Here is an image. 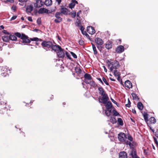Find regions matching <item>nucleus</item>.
<instances>
[{
    "instance_id": "nucleus-5",
    "label": "nucleus",
    "mask_w": 158,
    "mask_h": 158,
    "mask_svg": "<svg viewBox=\"0 0 158 158\" xmlns=\"http://www.w3.org/2000/svg\"><path fill=\"white\" fill-rule=\"evenodd\" d=\"M28 37L24 34H22L21 39L23 40V43H30V40L28 39Z\"/></svg>"
},
{
    "instance_id": "nucleus-21",
    "label": "nucleus",
    "mask_w": 158,
    "mask_h": 158,
    "mask_svg": "<svg viewBox=\"0 0 158 158\" xmlns=\"http://www.w3.org/2000/svg\"><path fill=\"white\" fill-rule=\"evenodd\" d=\"M105 104H106L105 106L106 109L109 110L112 107V103L110 101H107Z\"/></svg>"
},
{
    "instance_id": "nucleus-53",
    "label": "nucleus",
    "mask_w": 158,
    "mask_h": 158,
    "mask_svg": "<svg viewBox=\"0 0 158 158\" xmlns=\"http://www.w3.org/2000/svg\"><path fill=\"white\" fill-rule=\"evenodd\" d=\"M70 14H71L73 18H74L76 16V13L75 11H74L72 13H71V14L70 13Z\"/></svg>"
},
{
    "instance_id": "nucleus-60",
    "label": "nucleus",
    "mask_w": 158,
    "mask_h": 158,
    "mask_svg": "<svg viewBox=\"0 0 158 158\" xmlns=\"http://www.w3.org/2000/svg\"><path fill=\"white\" fill-rule=\"evenodd\" d=\"M17 17V16H15V15L13 16L10 19V20H14V19H15Z\"/></svg>"
},
{
    "instance_id": "nucleus-63",
    "label": "nucleus",
    "mask_w": 158,
    "mask_h": 158,
    "mask_svg": "<svg viewBox=\"0 0 158 158\" xmlns=\"http://www.w3.org/2000/svg\"><path fill=\"white\" fill-rule=\"evenodd\" d=\"M28 20L31 22H32L33 21L32 18L31 17H28Z\"/></svg>"
},
{
    "instance_id": "nucleus-51",
    "label": "nucleus",
    "mask_w": 158,
    "mask_h": 158,
    "mask_svg": "<svg viewBox=\"0 0 158 158\" xmlns=\"http://www.w3.org/2000/svg\"><path fill=\"white\" fill-rule=\"evenodd\" d=\"M101 45H97V47L98 49L101 52L102 49V47L101 46Z\"/></svg>"
},
{
    "instance_id": "nucleus-25",
    "label": "nucleus",
    "mask_w": 158,
    "mask_h": 158,
    "mask_svg": "<svg viewBox=\"0 0 158 158\" xmlns=\"http://www.w3.org/2000/svg\"><path fill=\"white\" fill-rule=\"evenodd\" d=\"M137 107L140 110H142L143 108V106L141 102H139L137 103Z\"/></svg>"
},
{
    "instance_id": "nucleus-30",
    "label": "nucleus",
    "mask_w": 158,
    "mask_h": 158,
    "mask_svg": "<svg viewBox=\"0 0 158 158\" xmlns=\"http://www.w3.org/2000/svg\"><path fill=\"white\" fill-rule=\"evenodd\" d=\"M110 121L113 124L117 122V120L115 118L112 117H110Z\"/></svg>"
},
{
    "instance_id": "nucleus-55",
    "label": "nucleus",
    "mask_w": 158,
    "mask_h": 158,
    "mask_svg": "<svg viewBox=\"0 0 158 158\" xmlns=\"http://www.w3.org/2000/svg\"><path fill=\"white\" fill-rule=\"evenodd\" d=\"M11 9L15 11L16 10V7L15 6L13 5L11 7Z\"/></svg>"
},
{
    "instance_id": "nucleus-1",
    "label": "nucleus",
    "mask_w": 158,
    "mask_h": 158,
    "mask_svg": "<svg viewBox=\"0 0 158 158\" xmlns=\"http://www.w3.org/2000/svg\"><path fill=\"white\" fill-rule=\"evenodd\" d=\"M98 90L99 94L102 97V98H99V102L100 103H102L103 104H106L108 99V95L104 89L101 86L98 87Z\"/></svg>"
},
{
    "instance_id": "nucleus-64",
    "label": "nucleus",
    "mask_w": 158,
    "mask_h": 158,
    "mask_svg": "<svg viewBox=\"0 0 158 158\" xmlns=\"http://www.w3.org/2000/svg\"><path fill=\"white\" fill-rule=\"evenodd\" d=\"M84 28L83 27V26H81L80 30L82 32L84 31Z\"/></svg>"
},
{
    "instance_id": "nucleus-9",
    "label": "nucleus",
    "mask_w": 158,
    "mask_h": 158,
    "mask_svg": "<svg viewBox=\"0 0 158 158\" xmlns=\"http://www.w3.org/2000/svg\"><path fill=\"white\" fill-rule=\"evenodd\" d=\"M87 31L89 34H93L95 33V30L92 27L89 26L87 27Z\"/></svg>"
},
{
    "instance_id": "nucleus-37",
    "label": "nucleus",
    "mask_w": 158,
    "mask_h": 158,
    "mask_svg": "<svg viewBox=\"0 0 158 158\" xmlns=\"http://www.w3.org/2000/svg\"><path fill=\"white\" fill-rule=\"evenodd\" d=\"M30 40L32 41H35L36 42L38 41L39 40H40V41H42L41 39L39 40L38 38L37 37L31 38Z\"/></svg>"
},
{
    "instance_id": "nucleus-33",
    "label": "nucleus",
    "mask_w": 158,
    "mask_h": 158,
    "mask_svg": "<svg viewBox=\"0 0 158 158\" xmlns=\"http://www.w3.org/2000/svg\"><path fill=\"white\" fill-rule=\"evenodd\" d=\"M62 20L61 17H58L54 20V22L56 23H59L62 21Z\"/></svg>"
},
{
    "instance_id": "nucleus-32",
    "label": "nucleus",
    "mask_w": 158,
    "mask_h": 158,
    "mask_svg": "<svg viewBox=\"0 0 158 158\" xmlns=\"http://www.w3.org/2000/svg\"><path fill=\"white\" fill-rule=\"evenodd\" d=\"M117 122H118V124L120 125L121 126L123 125V121L121 118H118Z\"/></svg>"
},
{
    "instance_id": "nucleus-47",
    "label": "nucleus",
    "mask_w": 158,
    "mask_h": 158,
    "mask_svg": "<svg viewBox=\"0 0 158 158\" xmlns=\"http://www.w3.org/2000/svg\"><path fill=\"white\" fill-rule=\"evenodd\" d=\"M82 33L83 35H85L87 38H89V35L88 34L86 31H84L82 32Z\"/></svg>"
},
{
    "instance_id": "nucleus-34",
    "label": "nucleus",
    "mask_w": 158,
    "mask_h": 158,
    "mask_svg": "<svg viewBox=\"0 0 158 158\" xmlns=\"http://www.w3.org/2000/svg\"><path fill=\"white\" fill-rule=\"evenodd\" d=\"M93 50L94 51V54L96 55L97 54V52L96 50V47L94 45L92 44Z\"/></svg>"
},
{
    "instance_id": "nucleus-40",
    "label": "nucleus",
    "mask_w": 158,
    "mask_h": 158,
    "mask_svg": "<svg viewBox=\"0 0 158 158\" xmlns=\"http://www.w3.org/2000/svg\"><path fill=\"white\" fill-rule=\"evenodd\" d=\"M114 75L116 77L119 76L120 75L119 73L116 70L114 71Z\"/></svg>"
},
{
    "instance_id": "nucleus-20",
    "label": "nucleus",
    "mask_w": 158,
    "mask_h": 158,
    "mask_svg": "<svg viewBox=\"0 0 158 158\" xmlns=\"http://www.w3.org/2000/svg\"><path fill=\"white\" fill-rule=\"evenodd\" d=\"M33 9V7L32 6L29 5L28 6L26 9V12L27 13H31L32 10Z\"/></svg>"
},
{
    "instance_id": "nucleus-28",
    "label": "nucleus",
    "mask_w": 158,
    "mask_h": 158,
    "mask_svg": "<svg viewBox=\"0 0 158 158\" xmlns=\"http://www.w3.org/2000/svg\"><path fill=\"white\" fill-rule=\"evenodd\" d=\"M10 40L13 41H16L17 40V38L15 35H9Z\"/></svg>"
},
{
    "instance_id": "nucleus-7",
    "label": "nucleus",
    "mask_w": 158,
    "mask_h": 158,
    "mask_svg": "<svg viewBox=\"0 0 158 158\" xmlns=\"http://www.w3.org/2000/svg\"><path fill=\"white\" fill-rule=\"evenodd\" d=\"M127 143L129 145L130 148L132 149H135L134 148L137 145L136 143L134 141L129 142L127 141Z\"/></svg>"
},
{
    "instance_id": "nucleus-57",
    "label": "nucleus",
    "mask_w": 158,
    "mask_h": 158,
    "mask_svg": "<svg viewBox=\"0 0 158 158\" xmlns=\"http://www.w3.org/2000/svg\"><path fill=\"white\" fill-rule=\"evenodd\" d=\"M36 22H37V23L39 25H40V24H41V20H40V19H38L36 20Z\"/></svg>"
},
{
    "instance_id": "nucleus-44",
    "label": "nucleus",
    "mask_w": 158,
    "mask_h": 158,
    "mask_svg": "<svg viewBox=\"0 0 158 158\" xmlns=\"http://www.w3.org/2000/svg\"><path fill=\"white\" fill-rule=\"evenodd\" d=\"M102 80L105 83V84L106 85H109V84L107 82L106 79H105V78L104 77H102Z\"/></svg>"
},
{
    "instance_id": "nucleus-45",
    "label": "nucleus",
    "mask_w": 158,
    "mask_h": 158,
    "mask_svg": "<svg viewBox=\"0 0 158 158\" xmlns=\"http://www.w3.org/2000/svg\"><path fill=\"white\" fill-rule=\"evenodd\" d=\"M15 36H17L18 37L20 38L21 39L22 36V34L21 35L20 33L16 32L15 33Z\"/></svg>"
},
{
    "instance_id": "nucleus-50",
    "label": "nucleus",
    "mask_w": 158,
    "mask_h": 158,
    "mask_svg": "<svg viewBox=\"0 0 158 158\" xmlns=\"http://www.w3.org/2000/svg\"><path fill=\"white\" fill-rule=\"evenodd\" d=\"M79 43L81 45H83L84 44V42L82 40H80L79 41Z\"/></svg>"
},
{
    "instance_id": "nucleus-3",
    "label": "nucleus",
    "mask_w": 158,
    "mask_h": 158,
    "mask_svg": "<svg viewBox=\"0 0 158 158\" xmlns=\"http://www.w3.org/2000/svg\"><path fill=\"white\" fill-rule=\"evenodd\" d=\"M52 43L50 41H44L41 43V45L43 48L46 51L51 50V48L52 46Z\"/></svg>"
},
{
    "instance_id": "nucleus-18",
    "label": "nucleus",
    "mask_w": 158,
    "mask_h": 158,
    "mask_svg": "<svg viewBox=\"0 0 158 158\" xmlns=\"http://www.w3.org/2000/svg\"><path fill=\"white\" fill-rule=\"evenodd\" d=\"M77 2L75 0H73L71 3L69 5V8L72 9L74 7L75 3H77Z\"/></svg>"
},
{
    "instance_id": "nucleus-31",
    "label": "nucleus",
    "mask_w": 158,
    "mask_h": 158,
    "mask_svg": "<svg viewBox=\"0 0 158 158\" xmlns=\"http://www.w3.org/2000/svg\"><path fill=\"white\" fill-rule=\"evenodd\" d=\"M131 95L134 99L137 100H139V98L135 93H133L131 94Z\"/></svg>"
},
{
    "instance_id": "nucleus-52",
    "label": "nucleus",
    "mask_w": 158,
    "mask_h": 158,
    "mask_svg": "<svg viewBox=\"0 0 158 158\" xmlns=\"http://www.w3.org/2000/svg\"><path fill=\"white\" fill-rule=\"evenodd\" d=\"M127 139L130 141V142L133 141V138L130 135L128 136Z\"/></svg>"
},
{
    "instance_id": "nucleus-29",
    "label": "nucleus",
    "mask_w": 158,
    "mask_h": 158,
    "mask_svg": "<svg viewBox=\"0 0 158 158\" xmlns=\"http://www.w3.org/2000/svg\"><path fill=\"white\" fill-rule=\"evenodd\" d=\"M106 48L108 49H109L112 48V44L111 42H109L106 44Z\"/></svg>"
},
{
    "instance_id": "nucleus-14",
    "label": "nucleus",
    "mask_w": 158,
    "mask_h": 158,
    "mask_svg": "<svg viewBox=\"0 0 158 158\" xmlns=\"http://www.w3.org/2000/svg\"><path fill=\"white\" fill-rule=\"evenodd\" d=\"M124 85L125 87L128 89L131 88L132 87L131 83L129 80H127L125 81Z\"/></svg>"
},
{
    "instance_id": "nucleus-62",
    "label": "nucleus",
    "mask_w": 158,
    "mask_h": 158,
    "mask_svg": "<svg viewBox=\"0 0 158 158\" xmlns=\"http://www.w3.org/2000/svg\"><path fill=\"white\" fill-rule=\"evenodd\" d=\"M111 101L114 104H115L117 105L118 104V103L116 102L115 100H114V99H111Z\"/></svg>"
},
{
    "instance_id": "nucleus-39",
    "label": "nucleus",
    "mask_w": 158,
    "mask_h": 158,
    "mask_svg": "<svg viewBox=\"0 0 158 158\" xmlns=\"http://www.w3.org/2000/svg\"><path fill=\"white\" fill-rule=\"evenodd\" d=\"M7 109H6V107H5L4 109H2L0 110V113L2 114H3L4 112L7 111Z\"/></svg>"
},
{
    "instance_id": "nucleus-15",
    "label": "nucleus",
    "mask_w": 158,
    "mask_h": 158,
    "mask_svg": "<svg viewBox=\"0 0 158 158\" xmlns=\"http://www.w3.org/2000/svg\"><path fill=\"white\" fill-rule=\"evenodd\" d=\"M95 41L97 45H102L103 43V41L100 38H97L95 39Z\"/></svg>"
},
{
    "instance_id": "nucleus-46",
    "label": "nucleus",
    "mask_w": 158,
    "mask_h": 158,
    "mask_svg": "<svg viewBox=\"0 0 158 158\" xmlns=\"http://www.w3.org/2000/svg\"><path fill=\"white\" fill-rule=\"evenodd\" d=\"M56 9V8L55 7V9L53 10H48L47 12V14H50L52 12H54L55 11V10Z\"/></svg>"
},
{
    "instance_id": "nucleus-10",
    "label": "nucleus",
    "mask_w": 158,
    "mask_h": 158,
    "mask_svg": "<svg viewBox=\"0 0 158 158\" xmlns=\"http://www.w3.org/2000/svg\"><path fill=\"white\" fill-rule=\"evenodd\" d=\"M60 11L61 14L64 15H66L68 14H70V13H69V11L66 8H62L60 9Z\"/></svg>"
},
{
    "instance_id": "nucleus-49",
    "label": "nucleus",
    "mask_w": 158,
    "mask_h": 158,
    "mask_svg": "<svg viewBox=\"0 0 158 158\" xmlns=\"http://www.w3.org/2000/svg\"><path fill=\"white\" fill-rule=\"evenodd\" d=\"M71 55H72V56L75 58H77V55L75 54L74 53V52H70Z\"/></svg>"
},
{
    "instance_id": "nucleus-4",
    "label": "nucleus",
    "mask_w": 158,
    "mask_h": 158,
    "mask_svg": "<svg viewBox=\"0 0 158 158\" xmlns=\"http://www.w3.org/2000/svg\"><path fill=\"white\" fill-rule=\"evenodd\" d=\"M126 135L123 133H120L118 134V138L119 140L121 142H124L126 139Z\"/></svg>"
},
{
    "instance_id": "nucleus-6",
    "label": "nucleus",
    "mask_w": 158,
    "mask_h": 158,
    "mask_svg": "<svg viewBox=\"0 0 158 158\" xmlns=\"http://www.w3.org/2000/svg\"><path fill=\"white\" fill-rule=\"evenodd\" d=\"M36 2L34 3V6L36 8H40L43 5L44 2L42 0H35Z\"/></svg>"
},
{
    "instance_id": "nucleus-11",
    "label": "nucleus",
    "mask_w": 158,
    "mask_h": 158,
    "mask_svg": "<svg viewBox=\"0 0 158 158\" xmlns=\"http://www.w3.org/2000/svg\"><path fill=\"white\" fill-rule=\"evenodd\" d=\"M61 48V47L58 45H54L52 44L51 48V51L53 50L57 52L58 51V50H60Z\"/></svg>"
},
{
    "instance_id": "nucleus-41",
    "label": "nucleus",
    "mask_w": 158,
    "mask_h": 158,
    "mask_svg": "<svg viewBox=\"0 0 158 158\" xmlns=\"http://www.w3.org/2000/svg\"><path fill=\"white\" fill-rule=\"evenodd\" d=\"M113 115L115 116H120L119 113L116 110H113Z\"/></svg>"
},
{
    "instance_id": "nucleus-17",
    "label": "nucleus",
    "mask_w": 158,
    "mask_h": 158,
    "mask_svg": "<svg viewBox=\"0 0 158 158\" xmlns=\"http://www.w3.org/2000/svg\"><path fill=\"white\" fill-rule=\"evenodd\" d=\"M119 158H127V155L126 152H120L119 154Z\"/></svg>"
},
{
    "instance_id": "nucleus-38",
    "label": "nucleus",
    "mask_w": 158,
    "mask_h": 158,
    "mask_svg": "<svg viewBox=\"0 0 158 158\" xmlns=\"http://www.w3.org/2000/svg\"><path fill=\"white\" fill-rule=\"evenodd\" d=\"M8 72H6L5 71L2 72L1 75L3 77H6L8 76Z\"/></svg>"
},
{
    "instance_id": "nucleus-22",
    "label": "nucleus",
    "mask_w": 158,
    "mask_h": 158,
    "mask_svg": "<svg viewBox=\"0 0 158 158\" xmlns=\"http://www.w3.org/2000/svg\"><path fill=\"white\" fill-rule=\"evenodd\" d=\"M156 122V119L154 117H152L149 119V122L148 124H155Z\"/></svg>"
},
{
    "instance_id": "nucleus-42",
    "label": "nucleus",
    "mask_w": 158,
    "mask_h": 158,
    "mask_svg": "<svg viewBox=\"0 0 158 158\" xmlns=\"http://www.w3.org/2000/svg\"><path fill=\"white\" fill-rule=\"evenodd\" d=\"M145 121L147 122L148 121V114H143V115Z\"/></svg>"
},
{
    "instance_id": "nucleus-16",
    "label": "nucleus",
    "mask_w": 158,
    "mask_h": 158,
    "mask_svg": "<svg viewBox=\"0 0 158 158\" xmlns=\"http://www.w3.org/2000/svg\"><path fill=\"white\" fill-rule=\"evenodd\" d=\"M10 69L8 67H7V66H3L2 67L1 69V72H3L4 71L6 72H9L10 73Z\"/></svg>"
},
{
    "instance_id": "nucleus-12",
    "label": "nucleus",
    "mask_w": 158,
    "mask_h": 158,
    "mask_svg": "<svg viewBox=\"0 0 158 158\" xmlns=\"http://www.w3.org/2000/svg\"><path fill=\"white\" fill-rule=\"evenodd\" d=\"M124 47L122 45L118 46L116 49V52L118 53H120L124 51Z\"/></svg>"
},
{
    "instance_id": "nucleus-8",
    "label": "nucleus",
    "mask_w": 158,
    "mask_h": 158,
    "mask_svg": "<svg viewBox=\"0 0 158 158\" xmlns=\"http://www.w3.org/2000/svg\"><path fill=\"white\" fill-rule=\"evenodd\" d=\"M57 55L59 57L63 58L64 56V50L61 48L57 51Z\"/></svg>"
},
{
    "instance_id": "nucleus-56",
    "label": "nucleus",
    "mask_w": 158,
    "mask_h": 158,
    "mask_svg": "<svg viewBox=\"0 0 158 158\" xmlns=\"http://www.w3.org/2000/svg\"><path fill=\"white\" fill-rule=\"evenodd\" d=\"M90 80H88V79H84V81L86 84H89Z\"/></svg>"
},
{
    "instance_id": "nucleus-27",
    "label": "nucleus",
    "mask_w": 158,
    "mask_h": 158,
    "mask_svg": "<svg viewBox=\"0 0 158 158\" xmlns=\"http://www.w3.org/2000/svg\"><path fill=\"white\" fill-rule=\"evenodd\" d=\"M85 79H88L90 80L92 79V77L88 73H85L84 75Z\"/></svg>"
},
{
    "instance_id": "nucleus-13",
    "label": "nucleus",
    "mask_w": 158,
    "mask_h": 158,
    "mask_svg": "<svg viewBox=\"0 0 158 158\" xmlns=\"http://www.w3.org/2000/svg\"><path fill=\"white\" fill-rule=\"evenodd\" d=\"M130 155H131L132 158H139L137 156L136 151L135 149H132Z\"/></svg>"
},
{
    "instance_id": "nucleus-23",
    "label": "nucleus",
    "mask_w": 158,
    "mask_h": 158,
    "mask_svg": "<svg viewBox=\"0 0 158 158\" xmlns=\"http://www.w3.org/2000/svg\"><path fill=\"white\" fill-rule=\"evenodd\" d=\"M9 36L4 35L2 36V40L5 42H8L10 40Z\"/></svg>"
},
{
    "instance_id": "nucleus-43",
    "label": "nucleus",
    "mask_w": 158,
    "mask_h": 158,
    "mask_svg": "<svg viewBox=\"0 0 158 158\" xmlns=\"http://www.w3.org/2000/svg\"><path fill=\"white\" fill-rule=\"evenodd\" d=\"M61 14L60 12H57L56 13L55 16L56 18L58 17H60V15Z\"/></svg>"
},
{
    "instance_id": "nucleus-61",
    "label": "nucleus",
    "mask_w": 158,
    "mask_h": 158,
    "mask_svg": "<svg viewBox=\"0 0 158 158\" xmlns=\"http://www.w3.org/2000/svg\"><path fill=\"white\" fill-rule=\"evenodd\" d=\"M97 79L102 85H103V81L100 78H98Z\"/></svg>"
},
{
    "instance_id": "nucleus-35",
    "label": "nucleus",
    "mask_w": 158,
    "mask_h": 158,
    "mask_svg": "<svg viewBox=\"0 0 158 158\" xmlns=\"http://www.w3.org/2000/svg\"><path fill=\"white\" fill-rule=\"evenodd\" d=\"M111 113V110L106 109V110H105L106 114V116H109L110 115Z\"/></svg>"
},
{
    "instance_id": "nucleus-24",
    "label": "nucleus",
    "mask_w": 158,
    "mask_h": 158,
    "mask_svg": "<svg viewBox=\"0 0 158 158\" xmlns=\"http://www.w3.org/2000/svg\"><path fill=\"white\" fill-rule=\"evenodd\" d=\"M52 4V0H46L44 2V4L47 6H49Z\"/></svg>"
},
{
    "instance_id": "nucleus-26",
    "label": "nucleus",
    "mask_w": 158,
    "mask_h": 158,
    "mask_svg": "<svg viewBox=\"0 0 158 158\" xmlns=\"http://www.w3.org/2000/svg\"><path fill=\"white\" fill-rule=\"evenodd\" d=\"M75 70L77 74H79L81 72V69L79 67H76L75 68Z\"/></svg>"
},
{
    "instance_id": "nucleus-2",
    "label": "nucleus",
    "mask_w": 158,
    "mask_h": 158,
    "mask_svg": "<svg viewBox=\"0 0 158 158\" xmlns=\"http://www.w3.org/2000/svg\"><path fill=\"white\" fill-rule=\"evenodd\" d=\"M107 63L109 66L111 65V66L110 67V69L111 71H112L114 69H117L120 66V64L118 61L116 60H108Z\"/></svg>"
},
{
    "instance_id": "nucleus-19",
    "label": "nucleus",
    "mask_w": 158,
    "mask_h": 158,
    "mask_svg": "<svg viewBox=\"0 0 158 158\" xmlns=\"http://www.w3.org/2000/svg\"><path fill=\"white\" fill-rule=\"evenodd\" d=\"M48 9L45 8H40L39 11L38 13L39 14H43V13H47V12Z\"/></svg>"
},
{
    "instance_id": "nucleus-36",
    "label": "nucleus",
    "mask_w": 158,
    "mask_h": 158,
    "mask_svg": "<svg viewBox=\"0 0 158 158\" xmlns=\"http://www.w3.org/2000/svg\"><path fill=\"white\" fill-rule=\"evenodd\" d=\"M89 84L93 87H94L95 85V82L93 81H91V80L89 81Z\"/></svg>"
},
{
    "instance_id": "nucleus-48",
    "label": "nucleus",
    "mask_w": 158,
    "mask_h": 158,
    "mask_svg": "<svg viewBox=\"0 0 158 158\" xmlns=\"http://www.w3.org/2000/svg\"><path fill=\"white\" fill-rule=\"evenodd\" d=\"M131 102H130V101L128 98V103L127 104H126L125 106L126 107H129L131 106Z\"/></svg>"
},
{
    "instance_id": "nucleus-59",
    "label": "nucleus",
    "mask_w": 158,
    "mask_h": 158,
    "mask_svg": "<svg viewBox=\"0 0 158 158\" xmlns=\"http://www.w3.org/2000/svg\"><path fill=\"white\" fill-rule=\"evenodd\" d=\"M154 138L155 143L156 144L157 146H158V142L157 140L156 139L155 137Z\"/></svg>"
},
{
    "instance_id": "nucleus-54",
    "label": "nucleus",
    "mask_w": 158,
    "mask_h": 158,
    "mask_svg": "<svg viewBox=\"0 0 158 158\" xmlns=\"http://www.w3.org/2000/svg\"><path fill=\"white\" fill-rule=\"evenodd\" d=\"M65 53H66V55L67 56V57L69 59H71L70 55H69V53L68 52H65Z\"/></svg>"
},
{
    "instance_id": "nucleus-58",
    "label": "nucleus",
    "mask_w": 158,
    "mask_h": 158,
    "mask_svg": "<svg viewBox=\"0 0 158 158\" xmlns=\"http://www.w3.org/2000/svg\"><path fill=\"white\" fill-rule=\"evenodd\" d=\"M2 32L3 33H4L5 34L9 35L10 33L8 32L6 30H4L2 31Z\"/></svg>"
}]
</instances>
